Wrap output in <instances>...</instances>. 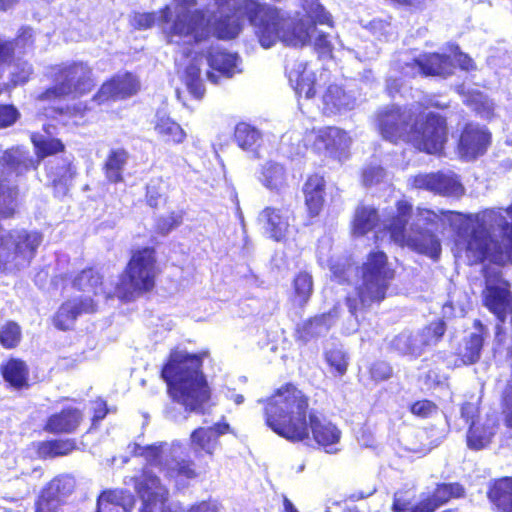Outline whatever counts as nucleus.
I'll use <instances>...</instances> for the list:
<instances>
[{
	"label": "nucleus",
	"mask_w": 512,
	"mask_h": 512,
	"mask_svg": "<svg viewBox=\"0 0 512 512\" xmlns=\"http://www.w3.org/2000/svg\"><path fill=\"white\" fill-rule=\"evenodd\" d=\"M47 136L33 133V142L38 159L34 161L27 151L9 149L0 158V219L9 218L17 206L16 178L30 169H35L40 159L58 153L64 145L58 139L49 138L52 132L45 128ZM43 235L35 230L24 228L4 230L0 227V272H13L30 264Z\"/></svg>",
	"instance_id": "nucleus-1"
},
{
	"label": "nucleus",
	"mask_w": 512,
	"mask_h": 512,
	"mask_svg": "<svg viewBox=\"0 0 512 512\" xmlns=\"http://www.w3.org/2000/svg\"><path fill=\"white\" fill-rule=\"evenodd\" d=\"M308 397L293 384L278 388L267 399L266 424L278 435L290 441H302L309 437L330 454L337 453L341 431L332 422L313 412L308 414Z\"/></svg>",
	"instance_id": "nucleus-2"
},
{
	"label": "nucleus",
	"mask_w": 512,
	"mask_h": 512,
	"mask_svg": "<svg viewBox=\"0 0 512 512\" xmlns=\"http://www.w3.org/2000/svg\"><path fill=\"white\" fill-rule=\"evenodd\" d=\"M217 12L206 18L202 10L190 11L196 0H175L174 12L169 6L163 8L160 20L166 26L164 33L169 42L199 47L205 42L212 31L219 39L235 38L242 27L245 16L237 15L236 9L243 5V0H215Z\"/></svg>",
	"instance_id": "nucleus-3"
},
{
	"label": "nucleus",
	"mask_w": 512,
	"mask_h": 512,
	"mask_svg": "<svg viewBox=\"0 0 512 512\" xmlns=\"http://www.w3.org/2000/svg\"><path fill=\"white\" fill-rule=\"evenodd\" d=\"M307 19L296 22L284 18L281 12L259 0H243L236 14L245 16L255 29L260 44L270 48L281 41L289 46H304L310 42L311 31L316 32L315 24L332 26L331 14L318 0H298Z\"/></svg>",
	"instance_id": "nucleus-4"
},
{
	"label": "nucleus",
	"mask_w": 512,
	"mask_h": 512,
	"mask_svg": "<svg viewBox=\"0 0 512 512\" xmlns=\"http://www.w3.org/2000/svg\"><path fill=\"white\" fill-rule=\"evenodd\" d=\"M203 355L174 349L161 371L173 400L186 410L197 413L210 399V388L201 371Z\"/></svg>",
	"instance_id": "nucleus-5"
},
{
	"label": "nucleus",
	"mask_w": 512,
	"mask_h": 512,
	"mask_svg": "<svg viewBox=\"0 0 512 512\" xmlns=\"http://www.w3.org/2000/svg\"><path fill=\"white\" fill-rule=\"evenodd\" d=\"M394 271L388 263L384 252H371L361 268V283L355 292L347 297L350 312L355 315L357 311L368 308L374 303H380L386 296Z\"/></svg>",
	"instance_id": "nucleus-6"
},
{
	"label": "nucleus",
	"mask_w": 512,
	"mask_h": 512,
	"mask_svg": "<svg viewBox=\"0 0 512 512\" xmlns=\"http://www.w3.org/2000/svg\"><path fill=\"white\" fill-rule=\"evenodd\" d=\"M91 74V69L83 62L50 66L46 76L54 82V85L43 92L38 100L50 102L71 94H85L93 87Z\"/></svg>",
	"instance_id": "nucleus-7"
},
{
	"label": "nucleus",
	"mask_w": 512,
	"mask_h": 512,
	"mask_svg": "<svg viewBox=\"0 0 512 512\" xmlns=\"http://www.w3.org/2000/svg\"><path fill=\"white\" fill-rule=\"evenodd\" d=\"M152 249L138 251L131 258L126 271L114 287V295L121 300H132L154 287L157 274Z\"/></svg>",
	"instance_id": "nucleus-8"
},
{
	"label": "nucleus",
	"mask_w": 512,
	"mask_h": 512,
	"mask_svg": "<svg viewBox=\"0 0 512 512\" xmlns=\"http://www.w3.org/2000/svg\"><path fill=\"white\" fill-rule=\"evenodd\" d=\"M131 453L135 456L143 457L148 466L158 467L160 471H165L166 476L175 479L178 486L183 485V479H192L196 477L195 470L192 468V462L179 461L181 446L176 443L161 442L159 444L142 446L133 444L129 446Z\"/></svg>",
	"instance_id": "nucleus-9"
},
{
	"label": "nucleus",
	"mask_w": 512,
	"mask_h": 512,
	"mask_svg": "<svg viewBox=\"0 0 512 512\" xmlns=\"http://www.w3.org/2000/svg\"><path fill=\"white\" fill-rule=\"evenodd\" d=\"M447 141V126L443 117L428 113L421 118L414 116L406 142L419 151L437 154L442 151Z\"/></svg>",
	"instance_id": "nucleus-10"
},
{
	"label": "nucleus",
	"mask_w": 512,
	"mask_h": 512,
	"mask_svg": "<svg viewBox=\"0 0 512 512\" xmlns=\"http://www.w3.org/2000/svg\"><path fill=\"white\" fill-rule=\"evenodd\" d=\"M414 116L410 108L385 107L377 113V128L382 137L390 142L406 141Z\"/></svg>",
	"instance_id": "nucleus-11"
},
{
	"label": "nucleus",
	"mask_w": 512,
	"mask_h": 512,
	"mask_svg": "<svg viewBox=\"0 0 512 512\" xmlns=\"http://www.w3.org/2000/svg\"><path fill=\"white\" fill-rule=\"evenodd\" d=\"M307 141L313 140V148L326 157L341 161L352 143L348 133L337 127H325L312 130L306 135Z\"/></svg>",
	"instance_id": "nucleus-12"
},
{
	"label": "nucleus",
	"mask_w": 512,
	"mask_h": 512,
	"mask_svg": "<svg viewBox=\"0 0 512 512\" xmlns=\"http://www.w3.org/2000/svg\"><path fill=\"white\" fill-rule=\"evenodd\" d=\"M125 484H132L144 502V508L140 512H152L151 504L160 502L164 504L167 500L168 491L161 485L157 476L153 475L146 467L140 476L125 479Z\"/></svg>",
	"instance_id": "nucleus-13"
},
{
	"label": "nucleus",
	"mask_w": 512,
	"mask_h": 512,
	"mask_svg": "<svg viewBox=\"0 0 512 512\" xmlns=\"http://www.w3.org/2000/svg\"><path fill=\"white\" fill-rule=\"evenodd\" d=\"M411 183L415 188L441 195L460 196L464 192L458 177L453 173L418 174L411 178Z\"/></svg>",
	"instance_id": "nucleus-14"
},
{
	"label": "nucleus",
	"mask_w": 512,
	"mask_h": 512,
	"mask_svg": "<svg viewBox=\"0 0 512 512\" xmlns=\"http://www.w3.org/2000/svg\"><path fill=\"white\" fill-rule=\"evenodd\" d=\"M140 89L139 80L131 73L115 75L111 80L103 83L94 99L102 104L109 100H118L131 97Z\"/></svg>",
	"instance_id": "nucleus-15"
},
{
	"label": "nucleus",
	"mask_w": 512,
	"mask_h": 512,
	"mask_svg": "<svg viewBox=\"0 0 512 512\" xmlns=\"http://www.w3.org/2000/svg\"><path fill=\"white\" fill-rule=\"evenodd\" d=\"M489 143V132L479 125L467 124L459 140V155L463 159L473 160L485 153Z\"/></svg>",
	"instance_id": "nucleus-16"
},
{
	"label": "nucleus",
	"mask_w": 512,
	"mask_h": 512,
	"mask_svg": "<svg viewBox=\"0 0 512 512\" xmlns=\"http://www.w3.org/2000/svg\"><path fill=\"white\" fill-rule=\"evenodd\" d=\"M451 67L452 64L449 57L440 54H430L406 63L403 67V74L409 77L417 75L446 76L451 73Z\"/></svg>",
	"instance_id": "nucleus-17"
},
{
	"label": "nucleus",
	"mask_w": 512,
	"mask_h": 512,
	"mask_svg": "<svg viewBox=\"0 0 512 512\" xmlns=\"http://www.w3.org/2000/svg\"><path fill=\"white\" fill-rule=\"evenodd\" d=\"M73 285L84 293L82 297L77 299L82 301L91 299L95 302V307L97 306L100 298L115 296L114 288H107L104 286L101 276L93 269L83 270L74 279Z\"/></svg>",
	"instance_id": "nucleus-18"
},
{
	"label": "nucleus",
	"mask_w": 512,
	"mask_h": 512,
	"mask_svg": "<svg viewBox=\"0 0 512 512\" xmlns=\"http://www.w3.org/2000/svg\"><path fill=\"white\" fill-rule=\"evenodd\" d=\"M291 214L288 209L265 208L259 215L266 233L276 241L284 239L290 229Z\"/></svg>",
	"instance_id": "nucleus-19"
},
{
	"label": "nucleus",
	"mask_w": 512,
	"mask_h": 512,
	"mask_svg": "<svg viewBox=\"0 0 512 512\" xmlns=\"http://www.w3.org/2000/svg\"><path fill=\"white\" fill-rule=\"evenodd\" d=\"M95 312V302L89 300H78L73 298L68 300L57 311L54 317V324L58 329L67 330L70 329L76 320V318L82 313H93Z\"/></svg>",
	"instance_id": "nucleus-20"
},
{
	"label": "nucleus",
	"mask_w": 512,
	"mask_h": 512,
	"mask_svg": "<svg viewBox=\"0 0 512 512\" xmlns=\"http://www.w3.org/2000/svg\"><path fill=\"white\" fill-rule=\"evenodd\" d=\"M207 62L212 70L219 73V75H215L212 71L207 72L208 80L214 84L219 82L220 76L230 78L241 71L239 69V58L236 54L217 50L209 53Z\"/></svg>",
	"instance_id": "nucleus-21"
},
{
	"label": "nucleus",
	"mask_w": 512,
	"mask_h": 512,
	"mask_svg": "<svg viewBox=\"0 0 512 512\" xmlns=\"http://www.w3.org/2000/svg\"><path fill=\"white\" fill-rule=\"evenodd\" d=\"M326 112L331 114L346 112L356 106V97L352 91H346L342 86L330 84L322 95Z\"/></svg>",
	"instance_id": "nucleus-22"
},
{
	"label": "nucleus",
	"mask_w": 512,
	"mask_h": 512,
	"mask_svg": "<svg viewBox=\"0 0 512 512\" xmlns=\"http://www.w3.org/2000/svg\"><path fill=\"white\" fill-rule=\"evenodd\" d=\"M228 423H216L212 427L195 429L191 434V444L195 451L201 450L212 455L218 445V437L229 431Z\"/></svg>",
	"instance_id": "nucleus-23"
},
{
	"label": "nucleus",
	"mask_w": 512,
	"mask_h": 512,
	"mask_svg": "<svg viewBox=\"0 0 512 512\" xmlns=\"http://www.w3.org/2000/svg\"><path fill=\"white\" fill-rule=\"evenodd\" d=\"M194 52V57H191V51L183 52L186 57L185 62L181 64L184 67L183 79L190 93L196 98H201L205 92L200 77V65L203 63V57L196 50Z\"/></svg>",
	"instance_id": "nucleus-24"
},
{
	"label": "nucleus",
	"mask_w": 512,
	"mask_h": 512,
	"mask_svg": "<svg viewBox=\"0 0 512 512\" xmlns=\"http://www.w3.org/2000/svg\"><path fill=\"white\" fill-rule=\"evenodd\" d=\"M463 488L459 484L439 485L431 497L421 500L412 512H433L451 498L462 496Z\"/></svg>",
	"instance_id": "nucleus-25"
},
{
	"label": "nucleus",
	"mask_w": 512,
	"mask_h": 512,
	"mask_svg": "<svg viewBox=\"0 0 512 512\" xmlns=\"http://www.w3.org/2000/svg\"><path fill=\"white\" fill-rule=\"evenodd\" d=\"M496 427L497 421L494 416H487L484 420L479 419L472 422L467 435L468 446L475 450L487 446L495 434Z\"/></svg>",
	"instance_id": "nucleus-26"
},
{
	"label": "nucleus",
	"mask_w": 512,
	"mask_h": 512,
	"mask_svg": "<svg viewBox=\"0 0 512 512\" xmlns=\"http://www.w3.org/2000/svg\"><path fill=\"white\" fill-rule=\"evenodd\" d=\"M328 75L325 72L320 73L319 78H316L315 73L307 66L303 67L302 71H290V82H296L295 91L299 96L304 95L305 98L310 99L316 94V87L319 82H325Z\"/></svg>",
	"instance_id": "nucleus-27"
},
{
	"label": "nucleus",
	"mask_w": 512,
	"mask_h": 512,
	"mask_svg": "<svg viewBox=\"0 0 512 512\" xmlns=\"http://www.w3.org/2000/svg\"><path fill=\"white\" fill-rule=\"evenodd\" d=\"M82 421V413L75 408H66L51 415L45 425V430L51 433H72Z\"/></svg>",
	"instance_id": "nucleus-28"
},
{
	"label": "nucleus",
	"mask_w": 512,
	"mask_h": 512,
	"mask_svg": "<svg viewBox=\"0 0 512 512\" xmlns=\"http://www.w3.org/2000/svg\"><path fill=\"white\" fill-rule=\"evenodd\" d=\"M154 130L166 143L180 144L186 138L183 128L164 112L155 115Z\"/></svg>",
	"instance_id": "nucleus-29"
},
{
	"label": "nucleus",
	"mask_w": 512,
	"mask_h": 512,
	"mask_svg": "<svg viewBox=\"0 0 512 512\" xmlns=\"http://www.w3.org/2000/svg\"><path fill=\"white\" fill-rule=\"evenodd\" d=\"M130 155L123 148L111 149L104 162L103 170L106 179L110 183H120L123 181V171L128 164Z\"/></svg>",
	"instance_id": "nucleus-30"
},
{
	"label": "nucleus",
	"mask_w": 512,
	"mask_h": 512,
	"mask_svg": "<svg viewBox=\"0 0 512 512\" xmlns=\"http://www.w3.org/2000/svg\"><path fill=\"white\" fill-rule=\"evenodd\" d=\"M325 181L320 175H312L304 185L305 203L312 216H316L324 203Z\"/></svg>",
	"instance_id": "nucleus-31"
},
{
	"label": "nucleus",
	"mask_w": 512,
	"mask_h": 512,
	"mask_svg": "<svg viewBox=\"0 0 512 512\" xmlns=\"http://www.w3.org/2000/svg\"><path fill=\"white\" fill-rule=\"evenodd\" d=\"M484 327L476 323V331L466 337L458 349V356L463 364H473L480 358L483 346Z\"/></svg>",
	"instance_id": "nucleus-32"
},
{
	"label": "nucleus",
	"mask_w": 512,
	"mask_h": 512,
	"mask_svg": "<svg viewBox=\"0 0 512 512\" xmlns=\"http://www.w3.org/2000/svg\"><path fill=\"white\" fill-rule=\"evenodd\" d=\"M259 179L266 188L279 191L287 184V172L281 164L267 162L262 167Z\"/></svg>",
	"instance_id": "nucleus-33"
},
{
	"label": "nucleus",
	"mask_w": 512,
	"mask_h": 512,
	"mask_svg": "<svg viewBox=\"0 0 512 512\" xmlns=\"http://www.w3.org/2000/svg\"><path fill=\"white\" fill-rule=\"evenodd\" d=\"M488 496L504 512H512V478L498 480L490 489Z\"/></svg>",
	"instance_id": "nucleus-34"
},
{
	"label": "nucleus",
	"mask_w": 512,
	"mask_h": 512,
	"mask_svg": "<svg viewBox=\"0 0 512 512\" xmlns=\"http://www.w3.org/2000/svg\"><path fill=\"white\" fill-rule=\"evenodd\" d=\"M446 331L445 323L443 321H435L424 327L416 334V341L418 342L419 354L421 355L426 348L437 345Z\"/></svg>",
	"instance_id": "nucleus-35"
},
{
	"label": "nucleus",
	"mask_w": 512,
	"mask_h": 512,
	"mask_svg": "<svg viewBox=\"0 0 512 512\" xmlns=\"http://www.w3.org/2000/svg\"><path fill=\"white\" fill-rule=\"evenodd\" d=\"M107 504H114L117 506H121L124 509V511L128 512L133 508V506L135 504V499H134L133 495H131L130 493H128L124 490H121V489L109 490V491L103 492L99 496L98 503H97V505H98L97 512H101L102 507Z\"/></svg>",
	"instance_id": "nucleus-36"
},
{
	"label": "nucleus",
	"mask_w": 512,
	"mask_h": 512,
	"mask_svg": "<svg viewBox=\"0 0 512 512\" xmlns=\"http://www.w3.org/2000/svg\"><path fill=\"white\" fill-rule=\"evenodd\" d=\"M4 379L12 386L20 388L27 382L28 370L25 363L18 359H11L2 368Z\"/></svg>",
	"instance_id": "nucleus-37"
},
{
	"label": "nucleus",
	"mask_w": 512,
	"mask_h": 512,
	"mask_svg": "<svg viewBox=\"0 0 512 512\" xmlns=\"http://www.w3.org/2000/svg\"><path fill=\"white\" fill-rule=\"evenodd\" d=\"M378 220L376 211L371 207L361 206L355 212L353 233L362 236L372 230Z\"/></svg>",
	"instance_id": "nucleus-38"
},
{
	"label": "nucleus",
	"mask_w": 512,
	"mask_h": 512,
	"mask_svg": "<svg viewBox=\"0 0 512 512\" xmlns=\"http://www.w3.org/2000/svg\"><path fill=\"white\" fill-rule=\"evenodd\" d=\"M235 140L239 147L243 150L256 152L258 142L260 140V133L255 128L246 123H240L235 129Z\"/></svg>",
	"instance_id": "nucleus-39"
},
{
	"label": "nucleus",
	"mask_w": 512,
	"mask_h": 512,
	"mask_svg": "<svg viewBox=\"0 0 512 512\" xmlns=\"http://www.w3.org/2000/svg\"><path fill=\"white\" fill-rule=\"evenodd\" d=\"M331 327L330 314L316 316L303 324L302 337L308 340L311 337L325 335Z\"/></svg>",
	"instance_id": "nucleus-40"
},
{
	"label": "nucleus",
	"mask_w": 512,
	"mask_h": 512,
	"mask_svg": "<svg viewBox=\"0 0 512 512\" xmlns=\"http://www.w3.org/2000/svg\"><path fill=\"white\" fill-rule=\"evenodd\" d=\"M416 334L413 335L408 331H404L391 341V347L403 355L419 356L418 342Z\"/></svg>",
	"instance_id": "nucleus-41"
},
{
	"label": "nucleus",
	"mask_w": 512,
	"mask_h": 512,
	"mask_svg": "<svg viewBox=\"0 0 512 512\" xmlns=\"http://www.w3.org/2000/svg\"><path fill=\"white\" fill-rule=\"evenodd\" d=\"M75 447L72 440H54L43 442L39 447V452L45 457L65 456L71 453Z\"/></svg>",
	"instance_id": "nucleus-42"
},
{
	"label": "nucleus",
	"mask_w": 512,
	"mask_h": 512,
	"mask_svg": "<svg viewBox=\"0 0 512 512\" xmlns=\"http://www.w3.org/2000/svg\"><path fill=\"white\" fill-rule=\"evenodd\" d=\"M295 301L305 304L313 291L312 276L307 272H300L294 279Z\"/></svg>",
	"instance_id": "nucleus-43"
},
{
	"label": "nucleus",
	"mask_w": 512,
	"mask_h": 512,
	"mask_svg": "<svg viewBox=\"0 0 512 512\" xmlns=\"http://www.w3.org/2000/svg\"><path fill=\"white\" fill-rule=\"evenodd\" d=\"M21 339L20 326L15 322H7L0 328V343L10 349L18 345Z\"/></svg>",
	"instance_id": "nucleus-44"
},
{
	"label": "nucleus",
	"mask_w": 512,
	"mask_h": 512,
	"mask_svg": "<svg viewBox=\"0 0 512 512\" xmlns=\"http://www.w3.org/2000/svg\"><path fill=\"white\" fill-rule=\"evenodd\" d=\"M46 488L62 502L73 491L74 479L67 475L60 476L53 479Z\"/></svg>",
	"instance_id": "nucleus-45"
},
{
	"label": "nucleus",
	"mask_w": 512,
	"mask_h": 512,
	"mask_svg": "<svg viewBox=\"0 0 512 512\" xmlns=\"http://www.w3.org/2000/svg\"><path fill=\"white\" fill-rule=\"evenodd\" d=\"M33 73L32 65L26 61L17 62L11 72L9 88L25 84Z\"/></svg>",
	"instance_id": "nucleus-46"
},
{
	"label": "nucleus",
	"mask_w": 512,
	"mask_h": 512,
	"mask_svg": "<svg viewBox=\"0 0 512 512\" xmlns=\"http://www.w3.org/2000/svg\"><path fill=\"white\" fill-rule=\"evenodd\" d=\"M156 20V13L134 12L130 15L131 26L139 30L151 28L155 24ZM158 21L163 25L162 28L164 29L166 24L160 20V16L158 17Z\"/></svg>",
	"instance_id": "nucleus-47"
},
{
	"label": "nucleus",
	"mask_w": 512,
	"mask_h": 512,
	"mask_svg": "<svg viewBox=\"0 0 512 512\" xmlns=\"http://www.w3.org/2000/svg\"><path fill=\"white\" fill-rule=\"evenodd\" d=\"M182 222V215L180 213L172 212L166 216H162L157 219L155 230L162 234L166 235L176 227H178Z\"/></svg>",
	"instance_id": "nucleus-48"
},
{
	"label": "nucleus",
	"mask_w": 512,
	"mask_h": 512,
	"mask_svg": "<svg viewBox=\"0 0 512 512\" xmlns=\"http://www.w3.org/2000/svg\"><path fill=\"white\" fill-rule=\"evenodd\" d=\"M60 504L59 498L44 488L36 503V512H56Z\"/></svg>",
	"instance_id": "nucleus-49"
},
{
	"label": "nucleus",
	"mask_w": 512,
	"mask_h": 512,
	"mask_svg": "<svg viewBox=\"0 0 512 512\" xmlns=\"http://www.w3.org/2000/svg\"><path fill=\"white\" fill-rule=\"evenodd\" d=\"M326 361L339 375L345 374L348 362L345 353L341 349L328 351L326 353Z\"/></svg>",
	"instance_id": "nucleus-50"
},
{
	"label": "nucleus",
	"mask_w": 512,
	"mask_h": 512,
	"mask_svg": "<svg viewBox=\"0 0 512 512\" xmlns=\"http://www.w3.org/2000/svg\"><path fill=\"white\" fill-rule=\"evenodd\" d=\"M146 199L151 207H157L163 196V181L160 178L151 179L147 184Z\"/></svg>",
	"instance_id": "nucleus-51"
},
{
	"label": "nucleus",
	"mask_w": 512,
	"mask_h": 512,
	"mask_svg": "<svg viewBox=\"0 0 512 512\" xmlns=\"http://www.w3.org/2000/svg\"><path fill=\"white\" fill-rule=\"evenodd\" d=\"M362 178L364 185H374L381 182L385 178V171L380 166L370 165L364 169Z\"/></svg>",
	"instance_id": "nucleus-52"
},
{
	"label": "nucleus",
	"mask_w": 512,
	"mask_h": 512,
	"mask_svg": "<svg viewBox=\"0 0 512 512\" xmlns=\"http://www.w3.org/2000/svg\"><path fill=\"white\" fill-rule=\"evenodd\" d=\"M18 110L12 105H0V128L14 124L19 118Z\"/></svg>",
	"instance_id": "nucleus-53"
},
{
	"label": "nucleus",
	"mask_w": 512,
	"mask_h": 512,
	"mask_svg": "<svg viewBox=\"0 0 512 512\" xmlns=\"http://www.w3.org/2000/svg\"><path fill=\"white\" fill-rule=\"evenodd\" d=\"M392 374L391 367L386 362H375L370 367V375L376 381L388 379Z\"/></svg>",
	"instance_id": "nucleus-54"
},
{
	"label": "nucleus",
	"mask_w": 512,
	"mask_h": 512,
	"mask_svg": "<svg viewBox=\"0 0 512 512\" xmlns=\"http://www.w3.org/2000/svg\"><path fill=\"white\" fill-rule=\"evenodd\" d=\"M436 406L434 403L428 400H421L415 402L411 406V412L420 417H427L435 412Z\"/></svg>",
	"instance_id": "nucleus-55"
},
{
	"label": "nucleus",
	"mask_w": 512,
	"mask_h": 512,
	"mask_svg": "<svg viewBox=\"0 0 512 512\" xmlns=\"http://www.w3.org/2000/svg\"><path fill=\"white\" fill-rule=\"evenodd\" d=\"M313 35H316L314 38V46L316 49H318L321 53L326 54L330 53L332 50V44L328 40V36L324 33H321L316 30V32L311 31V39Z\"/></svg>",
	"instance_id": "nucleus-56"
},
{
	"label": "nucleus",
	"mask_w": 512,
	"mask_h": 512,
	"mask_svg": "<svg viewBox=\"0 0 512 512\" xmlns=\"http://www.w3.org/2000/svg\"><path fill=\"white\" fill-rule=\"evenodd\" d=\"M33 44V30L29 27H24L20 30L15 45L22 50H26Z\"/></svg>",
	"instance_id": "nucleus-57"
},
{
	"label": "nucleus",
	"mask_w": 512,
	"mask_h": 512,
	"mask_svg": "<svg viewBox=\"0 0 512 512\" xmlns=\"http://www.w3.org/2000/svg\"><path fill=\"white\" fill-rule=\"evenodd\" d=\"M411 504V499L405 495L403 492H396L394 494V500L392 505V510L394 512H412L409 511V506ZM414 507L411 509L413 510Z\"/></svg>",
	"instance_id": "nucleus-58"
},
{
	"label": "nucleus",
	"mask_w": 512,
	"mask_h": 512,
	"mask_svg": "<svg viewBox=\"0 0 512 512\" xmlns=\"http://www.w3.org/2000/svg\"><path fill=\"white\" fill-rule=\"evenodd\" d=\"M330 270L333 277L338 281L342 282L346 279V276L352 271V266L345 263H334L330 265Z\"/></svg>",
	"instance_id": "nucleus-59"
},
{
	"label": "nucleus",
	"mask_w": 512,
	"mask_h": 512,
	"mask_svg": "<svg viewBox=\"0 0 512 512\" xmlns=\"http://www.w3.org/2000/svg\"><path fill=\"white\" fill-rule=\"evenodd\" d=\"M477 101L479 102L477 112L484 118H490L493 115L494 104L488 99H483L482 96H479Z\"/></svg>",
	"instance_id": "nucleus-60"
},
{
	"label": "nucleus",
	"mask_w": 512,
	"mask_h": 512,
	"mask_svg": "<svg viewBox=\"0 0 512 512\" xmlns=\"http://www.w3.org/2000/svg\"><path fill=\"white\" fill-rule=\"evenodd\" d=\"M189 512H219L215 502H201L191 507Z\"/></svg>",
	"instance_id": "nucleus-61"
},
{
	"label": "nucleus",
	"mask_w": 512,
	"mask_h": 512,
	"mask_svg": "<svg viewBox=\"0 0 512 512\" xmlns=\"http://www.w3.org/2000/svg\"><path fill=\"white\" fill-rule=\"evenodd\" d=\"M454 59L463 70L468 71L474 68L472 59L466 54L461 52L455 53Z\"/></svg>",
	"instance_id": "nucleus-62"
},
{
	"label": "nucleus",
	"mask_w": 512,
	"mask_h": 512,
	"mask_svg": "<svg viewBox=\"0 0 512 512\" xmlns=\"http://www.w3.org/2000/svg\"><path fill=\"white\" fill-rule=\"evenodd\" d=\"M13 53L12 42L3 41L0 38V62H6L9 60Z\"/></svg>",
	"instance_id": "nucleus-63"
},
{
	"label": "nucleus",
	"mask_w": 512,
	"mask_h": 512,
	"mask_svg": "<svg viewBox=\"0 0 512 512\" xmlns=\"http://www.w3.org/2000/svg\"><path fill=\"white\" fill-rule=\"evenodd\" d=\"M477 413V407L472 403H465L461 407V416L466 422L472 420Z\"/></svg>",
	"instance_id": "nucleus-64"
}]
</instances>
